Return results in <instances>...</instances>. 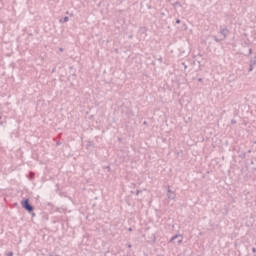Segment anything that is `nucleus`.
<instances>
[{"mask_svg":"<svg viewBox=\"0 0 256 256\" xmlns=\"http://www.w3.org/2000/svg\"><path fill=\"white\" fill-rule=\"evenodd\" d=\"M176 23L179 25V23H181V20H179V19L176 20Z\"/></svg>","mask_w":256,"mask_h":256,"instance_id":"nucleus-10","label":"nucleus"},{"mask_svg":"<svg viewBox=\"0 0 256 256\" xmlns=\"http://www.w3.org/2000/svg\"><path fill=\"white\" fill-rule=\"evenodd\" d=\"M168 199H175V194H173V195H168Z\"/></svg>","mask_w":256,"mask_h":256,"instance_id":"nucleus-5","label":"nucleus"},{"mask_svg":"<svg viewBox=\"0 0 256 256\" xmlns=\"http://www.w3.org/2000/svg\"><path fill=\"white\" fill-rule=\"evenodd\" d=\"M198 81H200V82H201V81H203V79L199 78V79H198Z\"/></svg>","mask_w":256,"mask_h":256,"instance_id":"nucleus-16","label":"nucleus"},{"mask_svg":"<svg viewBox=\"0 0 256 256\" xmlns=\"http://www.w3.org/2000/svg\"><path fill=\"white\" fill-rule=\"evenodd\" d=\"M128 249H131V244H128Z\"/></svg>","mask_w":256,"mask_h":256,"instance_id":"nucleus-14","label":"nucleus"},{"mask_svg":"<svg viewBox=\"0 0 256 256\" xmlns=\"http://www.w3.org/2000/svg\"><path fill=\"white\" fill-rule=\"evenodd\" d=\"M167 191H168V193H172V195H173V191H171V188L168 187Z\"/></svg>","mask_w":256,"mask_h":256,"instance_id":"nucleus-8","label":"nucleus"},{"mask_svg":"<svg viewBox=\"0 0 256 256\" xmlns=\"http://www.w3.org/2000/svg\"><path fill=\"white\" fill-rule=\"evenodd\" d=\"M158 256H163V255H158Z\"/></svg>","mask_w":256,"mask_h":256,"instance_id":"nucleus-20","label":"nucleus"},{"mask_svg":"<svg viewBox=\"0 0 256 256\" xmlns=\"http://www.w3.org/2000/svg\"><path fill=\"white\" fill-rule=\"evenodd\" d=\"M136 195H139V191H137Z\"/></svg>","mask_w":256,"mask_h":256,"instance_id":"nucleus-17","label":"nucleus"},{"mask_svg":"<svg viewBox=\"0 0 256 256\" xmlns=\"http://www.w3.org/2000/svg\"><path fill=\"white\" fill-rule=\"evenodd\" d=\"M22 207L26 209V211H33V206H31V204H29V199H25L23 202H22Z\"/></svg>","mask_w":256,"mask_h":256,"instance_id":"nucleus-2","label":"nucleus"},{"mask_svg":"<svg viewBox=\"0 0 256 256\" xmlns=\"http://www.w3.org/2000/svg\"><path fill=\"white\" fill-rule=\"evenodd\" d=\"M60 51H63V48H60Z\"/></svg>","mask_w":256,"mask_h":256,"instance_id":"nucleus-18","label":"nucleus"},{"mask_svg":"<svg viewBox=\"0 0 256 256\" xmlns=\"http://www.w3.org/2000/svg\"><path fill=\"white\" fill-rule=\"evenodd\" d=\"M128 231H133V228H128Z\"/></svg>","mask_w":256,"mask_h":256,"instance_id":"nucleus-13","label":"nucleus"},{"mask_svg":"<svg viewBox=\"0 0 256 256\" xmlns=\"http://www.w3.org/2000/svg\"><path fill=\"white\" fill-rule=\"evenodd\" d=\"M67 21H69V17L65 16L64 17V23H67Z\"/></svg>","mask_w":256,"mask_h":256,"instance_id":"nucleus-6","label":"nucleus"},{"mask_svg":"<svg viewBox=\"0 0 256 256\" xmlns=\"http://www.w3.org/2000/svg\"><path fill=\"white\" fill-rule=\"evenodd\" d=\"M227 32H228L227 28H222L220 30V33L222 34L224 39L227 37Z\"/></svg>","mask_w":256,"mask_h":256,"instance_id":"nucleus-3","label":"nucleus"},{"mask_svg":"<svg viewBox=\"0 0 256 256\" xmlns=\"http://www.w3.org/2000/svg\"><path fill=\"white\" fill-rule=\"evenodd\" d=\"M253 67H255V66H253V64H250V68H249L250 72L253 71Z\"/></svg>","mask_w":256,"mask_h":256,"instance_id":"nucleus-7","label":"nucleus"},{"mask_svg":"<svg viewBox=\"0 0 256 256\" xmlns=\"http://www.w3.org/2000/svg\"><path fill=\"white\" fill-rule=\"evenodd\" d=\"M250 65H253V66L256 65V57L254 58V60H251V61H250Z\"/></svg>","mask_w":256,"mask_h":256,"instance_id":"nucleus-4","label":"nucleus"},{"mask_svg":"<svg viewBox=\"0 0 256 256\" xmlns=\"http://www.w3.org/2000/svg\"><path fill=\"white\" fill-rule=\"evenodd\" d=\"M217 43H219V39L217 37L214 38Z\"/></svg>","mask_w":256,"mask_h":256,"instance_id":"nucleus-11","label":"nucleus"},{"mask_svg":"<svg viewBox=\"0 0 256 256\" xmlns=\"http://www.w3.org/2000/svg\"><path fill=\"white\" fill-rule=\"evenodd\" d=\"M236 123V121L235 120H232V124H235Z\"/></svg>","mask_w":256,"mask_h":256,"instance_id":"nucleus-15","label":"nucleus"},{"mask_svg":"<svg viewBox=\"0 0 256 256\" xmlns=\"http://www.w3.org/2000/svg\"><path fill=\"white\" fill-rule=\"evenodd\" d=\"M56 256H59V255H56Z\"/></svg>","mask_w":256,"mask_h":256,"instance_id":"nucleus-21","label":"nucleus"},{"mask_svg":"<svg viewBox=\"0 0 256 256\" xmlns=\"http://www.w3.org/2000/svg\"><path fill=\"white\" fill-rule=\"evenodd\" d=\"M252 252H253V253H256V248H252Z\"/></svg>","mask_w":256,"mask_h":256,"instance_id":"nucleus-12","label":"nucleus"},{"mask_svg":"<svg viewBox=\"0 0 256 256\" xmlns=\"http://www.w3.org/2000/svg\"><path fill=\"white\" fill-rule=\"evenodd\" d=\"M251 51H252V50L250 49V50H249V53H251Z\"/></svg>","mask_w":256,"mask_h":256,"instance_id":"nucleus-19","label":"nucleus"},{"mask_svg":"<svg viewBox=\"0 0 256 256\" xmlns=\"http://www.w3.org/2000/svg\"><path fill=\"white\" fill-rule=\"evenodd\" d=\"M7 256H13V252H8Z\"/></svg>","mask_w":256,"mask_h":256,"instance_id":"nucleus-9","label":"nucleus"},{"mask_svg":"<svg viewBox=\"0 0 256 256\" xmlns=\"http://www.w3.org/2000/svg\"><path fill=\"white\" fill-rule=\"evenodd\" d=\"M175 239H178V245H181V243H183V235L181 234H176L175 236H172L171 239L169 240V243H173Z\"/></svg>","mask_w":256,"mask_h":256,"instance_id":"nucleus-1","label":"nucleus"}]
</instances>
